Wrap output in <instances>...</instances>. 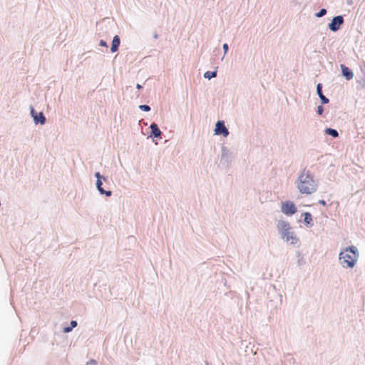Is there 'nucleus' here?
<instances>
[{
    "instance_id": "obj_1",
    "label": "nucleus",
    "mask_w": 365,
    "mask_h": 365,
    "mask_svg": "<svg viewBox=\"0 0 365 365\" xmlns=\"http://www.w3.org/2000/svg\"><path fill=\"white\" fill-rule=\"evenodd\" d=\"M296 185L300 193L307 195L314 193L318 187V184L314 179V175L310 170L306 168L301 171L296 181Z\"/></svg>"
},
{
    "instance_id": "obj_2",
    "label": "nucleus",
    "mask_w": 365,
    "mask_h": 365,
    "mask_svg": "<svg viewBox=\"0 0 365 365\" xmlns=\"http://www.w3.org/2000/svg\"><path fill=\"white\" fill-rule=\"evenodd\" d=\"M277 229L280 235L281 238L286 242L292 245H296L299 242V239L295 235L294 231L289 222L285 220H278L277 223Z\"/></svg>"
},
{
    "instance_id": "obj_3",
    "label": "nucleus",
    "mask_w": 365,
    "mask_h": 365,
    "mask_svg": "<svg viewBox=\"0 0 365 365\" xmlns=\"http://www.w3.org/2000/svg\"><path fill=\"white\" fill-rule=\"evenodd\" d=\"M359 256L358 249L355 246L351 245L339 253V262L343 267L353 268L357 262Z\"/></svg>"
},
{
    "instance_id": "obj_4",
    "label": "nucleus",
    "mask_w": 365,
    "mask_h": 365,
    "mask_svg": "<svg viewBox=\"0 0 365 365\" xmlns=\"http://www.w3.org/2000/svg\"><path fill=\"white\" fill-rule=\"evenodd\" d=\"M232 160L231 153L224 145L221 148V158L219 166L226 168H228Z\"/></svg>"
},
{
    "instance_id": "obj_5",
    "label": "nucleus",
    "mask_w": 365,
    "mask_h": 365,
    "mask_svg": "<svg viewBox=\"0 0 365 365\" xmlns=\"http://www.w3.org/2000/svg\"><path fill=\"white\" fill-rule=\"evenodd\" d=\"M30 115L33 118L35 125H44L46 122V118L42 111L36 112L33 106H30Z\"/></svg>"
},
{
    "instance_id": "obj_6",
    "label": "nucleus",
    "mask_w": 365,
    "mask_h": 365,
    "mask_svg": "<svg viewBox=\"0 0 365 365\" xmlns=\"http://www.w3.org/2000/svg\"><path fill=\"white\" fill-rule=\"evenodd\" d=\"M281 211L287 216H292L297 212V208L294 202L287 200L282 202Z\"/></svg>"
},
{
    "instance_id": "obj_7",
    "label": "nucleus",
    "mask_w": 365,
    "mask_h": 365,
    "mask_svg": "<svg viewBox=\"0 0 365 365\" xmlns=\"http://www.w3.org/2000/svg\"><path fill=\"white\" fill-rule=\"evenodd\" d=\"M344 23V16L341 15L335 16L332 18L331 21L328 24L329 29L332 32H336Z\"/></svg>"
},
{
    "instance_id": "obj_8",
    "label": "nucleus",
    "mask_w": 365,
    "mask_h": 365,
    "mask_svg": "<svg viewBox=\"0 0 365 365\" xmlns=\"http://www.w3.org/2000/svg\"><path fill=\"white\" fill-rule=\"evenodd\" d=\"M214 132L215 135H222L223 137H227L230 133L229 130L225 126V122L220 120L217 121Z\"/></svg>"
},
{
    "instance_id": "obj_9",
    "label": "nucleus",
    "mask_w": 365,
    "mask_h": 365,
    "mask_svg": "<svg viewBox=\"0 0 365 365\" xmlns=\"http://www.w3.org/2000/svg\"><path fill=\"white\" fill-rule=\"evenodd\" d=\"M149 128L150 129V138H152L153 140L155 138L158 140L162 138L163 133L156 123H152Z\"/></svg>"
},
{
    "instance_id": "obj_10",
    "label": "nucleus",
    "mask_w": 365,
    "mask_h": 365,
    "mask_svg": "<svg viewBox=\"0 0 365 365\" xmlns=\"http://www.w3.org/2000/svg\"><path fill=\"white\" fill-rule=\"evenodd\" d=\"M341 76L347 81L353 78L354 73L351 69L345 66L344 64L340 65Z\"/></svg>"
},
{
    "instance_id": "obj_11",
    "label": "nucleus",
    "mask_w": 365,
    "mask_h": 365,
    "mask_svg": "<svg viewBox=\"0 0 365 365\" xmlns=\"http://www.w3.org/2000/svg\"><path fill=\"white\" fill-rule=\"evenodd\" d=\"M322 88V83H319L317 85V94L318 95L322 104H327L329 102V99L323 94Z\"/></svg>"
},
{
    "instance_id": "obj_12",
    "label": "nucleus",
    "mask_w": 365,
    "mask_h": 365,
    "mask_svg": "<svg viewBox=\"0 0 365 365\" xmlns=\"http://www.w3.org/2000/svg\"><path fill=\"white\" fill-rule=\"evenodd\" d=\"M103 180H96V189L101 195H104L106 197H110L112 195V192L110 190H106L102 187Z\"/></svg>"
},
{
    "instance_id": "obj_13",
    "label": "nucleus",
    "mask_w": 365,
    "mask_h": 365,
    "mask_svg": "<svg viewBox=\"0 0 365 365\" xmlns=\"http://www.w3.org/2000/svg\"><path fill=\"white\" fill-rule=\"evenodd\" d=\"M302 216H304L303 223L306 225V227L310 228L314 226V222L312 215L309 212H305L302 214Z\"/></svg>"
},
{
    "instance_id": "obj_14",
    "label": "nucleus",
    "mask_w": 365,
    "mask_h": 365,
    "mask_svg": "<svg viewBox=\"0 0 365 365\" xmlns=\"http://www.w3.org/2000/svg\"><path fill=\"white\" fill-rule=\"evenodd\" d=\"M120 38L118 35H115L113 36L110 47V51L112 53L116 52L120 46Z\"/></svg>"
},
{
    "instance_id": "obj_15",
    "label": "nucleus",
    "mask_w": 365,
    "mask_h": 365,
    "mask_svg": "<svg viewBox=\"0 0 365 365\" xmlns=\"http://www.w3.org/2000/svg\"><path fill=\"white\" fill-rule=\"evenodd\" d=\"M361 71L363 73V76L356 81V83L358 84V88L360 87L361 88H365V63L363 67L361 68Z\"/></svg>"
},
{
    "instance_id": "obj_16",
    "label": "nucleus",
    "mask_w": 365,
    "mask_h": 365,
    "mask_svg": "<svg viewBox=\"0 0 365 365\" xmlns=\"http://www.w3.org/2000/svg\"><path fill=\"white\" fill-rule=\"evenodd\" d=\"M324 133L327 135H330L334 138L339 137V132L337 130L332 128H326L324 130Z\"/></svg>"
},
{
    "instance_id": "obj_17",
    "label": "nucleus",
    "mask_w": 365,
    "mask_h": 365,
    "mask_svg": "<svg viewBox=\"0 0 365 365\" xmlns=\"http://www.w3.org/2000/svg\"><path fill=\"white\" fill-rule=\"evenodd\" d=\"M216 68H217V67ZM217 69H215L214 71H208L204 73L203 77L205 78L210 80L213 78H215L217 76Z\"/></svg>"
},
{
    "instance_id": "obj_18",
    "label": "nucleus",
    "mask_w": 365,
    "mask_h": 365,
    "mask_svg": "<svg viewBox=\"0 0 365 365\" xmlns=\"http://www.w3.org/2000/svg\"><path fill=\"white\" fill-rule=\"evenodd\" d=\"M94 176L96 178V180H103V181L106 182L108 180V177H105V176L102 175L99 172H96L94 174Z\"/></svg>"
},
{
    "instance_id": "obj_19",
    "label": "nucleus",
    "mask_w": 365,
    "mask_h": 365,
    "mask_svg": "<svg viewBox=\"0 0 365 365\" xmlns=\"http://www.w3.org/2000/svg\"><path fill=\"white\" fill-rule=\"evenodd\" d=\"M327 9H321L318 12L315 14V16L317 18H321L327 14Z\"/></svg>"
},
{
    "instance_id": "obj_20",
    "label": "nucleus",
    "mask_w": 365,
    "mask_h": 365,
    "mask_svg": "<svg viewBox=\"0 0 365 365\" xmlns=\"http://www.w3.org/2000/svg\"><path fill=\"white\" fill-rule=\"evenodd\" d=\"M139 109L144 112H148L151 110L150 107L146 104H142L139 106Z\"/></svg>"
},
{
    "instance_id": "obj_21",
    "label": "nucleus",
    "mask_w": 365,
    "mask_h": 365,
    "mask_svg": "<svg viewBox=\"0 0 365 365\" xmlns=\"http://www.w3.org/2000/svg\"><path fill=\"white\" fill-rule=\"evenodd\" d=\"M322 105L323 104L317 106V113L319 115H322L324 113V109Z\"/></svg>"
},
{
    "instance_id": "obj_22",
    "label": "nucleus",
    "mask_w": 365,
    "mask_h": 365,
    "mask_svg": "<svg viewBox=\"0 0 365 365\" xmlns=\"http://www.w3.org/2000/svg\"><path fill=\"white\" fill-rule=\"evenodd\" d=\"M73 330L72 327L70 326H66L63 328V332L65 334L69 333Z\"/></svg>"
},
{
    "instance_id": "obj_23",
    "label": "nucleus",
    "mask_w": 365,
    "mask_h": 365,
    "mask_svg": "<svg viewBox=\"0 0 365 365\" xmlns=\"http://www.w3.org/2000/svg\"><path fill=\"white\" fill-rule=\"evenodd\" d=\"M99 46H102V47H106V48L108 47L107 42L105 40H103V39H101L100 41Z\"/></svg>"
},
{
    "instance_id": "obj_24",
    "label": "nucleus",
    "mask_w": 365,
    "mask_h": 365,
    "mask_svg": "<svg viewBox=\"0 0 365 365\" xmlns=\"http://www.w3.org/2000/svg\"><path fill=\"white\" fill-rule=\"evenodd\" d=\"M222 48H223V51H224V54L225 55L227 51H228V49H229V46H228V44L227 43H224L222 45Z\"/></svg>"
},
{
    "instance_id": "obj_25",
    "label": "nucleus",
    "mask_w": 365,
    "mask_h": 365,
    "mask_svg": "<svg viewBox=\"0 0 365 365\" xmlns=\"http://www.w3.org/2000/svg\"><path fill=\"white\" fill-rule=\"evenodd\" d=\"M86 365H98V363L95 359H91Z\"/></svg>"
},
{
    "instance_id": "obj_26",
    "label": "nucleus",
    "mask_w": 365,
    "mask_h": 365,
    "mask_svg": "<svg viewBox=\"0 0 365 365\" xmlns=\"http://www.w3.org/2000/svg\"><path fill=\"white\" fill-rule=\"evenodd\" d=\"M78 323L75 320H71V322H70V327H72V329L75 328L76 326H77Z\"/></svg>"
},
{
    "instance_id": "obj_27",
    "label": "nucleus",
    "mask_w": 365,
    "mask_h": 365,
    "mask_svg": "<svg viewBox=\"0 0 365 365\" xmlns=\"http://www.w3.org/2000/svg\"><path fill=\"white\" fill-rule=\"evenodd\" d=\"M318 202H319V204H320L323 206L327 205V202L324 200H319Z\"/></svg>"
},
{
    "instance_id": "obj_28",
    "label": "nucleus",
    "mask_w": 365,
    "mask_h": 365,
    "mask_svg": "<svg viewBox=\"0 0 365 365\" xmlns=\"http://www.w3.org/2000/svg\"><path fill=\"white\" fill-rule=\"evenodd\" d=\"M136 88H137V89H138V90H140V89L143 88V86H142V85H140V84H139V83H138V84L136 85Z\"/></svg>"
},
{
    "instance_id": "obj_29",
    "label": "nucleus",
    "mask_w": 365,
    "mask_h": 365,
    "mask_svg": "<svg viewBox=\"0 0 365 365\" xmlns=\"http://www.w3.org/2000/svg\"><path fill=\"white\" fill-rule=\"evenodd\" d=\"M303 263H304V262L302 261V259H298V264H299V265H302V264H303Z\"/></svg>"
},
{
    "instance_id": "obj_30",
    "label": "nucleus",
    "mask_w": 365,
    "mask_h": 365,
    "mask_svg": "<svg viewBox=\"0 0 365 365\" xmlns=\"http://www.w3.org/2000/svg\"><path fill=\"white\" fill-rule=\"evenodd\" d=\"M153 38H154L155 39H157V38H158V34H157V33H154V34H153Z\"/></svg>"
},
{
    "instance_id": "obj_31",
    "label": "nucleus",
    "mask_w": 365,
    "mask_h": 365,
    "mask_svg": "<svg viewBox=\"0 0 365 365\" xmlns=\"http://www.w3.org/2000/svg\"><path fill=\"white\" fill-rule=\"evenodd\" d=\"M351 2V1L347 0L348 4H350Z\"/></svg>"
},
{
    "instance_id": "obj_32",
    "label": "nucleus",
    "mask_w": 365,
    "mask_h": 365,
    "mask_svg": "<svg viewBox=\"0 0 365 365\" xmlns=\"http://www.w3.org/2000/svg\"><path fill=\"white\" fill-rule=\"evenodd\" d=\"M205 365H210L208 362H205Z\"/></svg>"
}]
</instances>
